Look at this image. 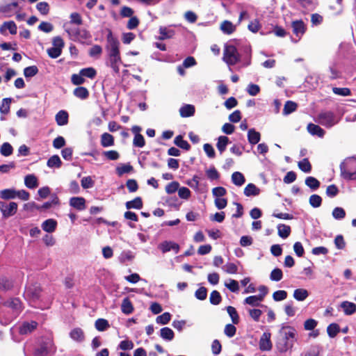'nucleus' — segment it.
<instances>
[{"instance_id": "nucleus-1", "label": "nucleus", "mask_w": 356, "mask_h": 356, "mask_svg": "<svg viewBox=\"0 0 356 356\" xmlns=\"http://www.w3.org/2000/svg\"><path fill=\"white\" fill-rule=\"evenodd\" d=\"M22 311V302L19 298H11L0 306V316L8 321L16 318Z\"/></svg>"}, {"instance_id": "nucleus-2", "label": "nucleus", "mask_w": 356, "mask_h": 356, "mask_svg": "<svg viewBox=\"0 0 356 356\" xmlns=\"http://www.w3.org/2000/svg\"><path fill=\"white\" fill-rule=\"evenodd\" d=\"M341 177L346 180L356 179V158L349 157L340 164Z\"/></svg>"}, {"instance_id": "nucleus-3", "label": "nucleus", "mask_w": 356, "mask_h": 356, "mask_svg": "<svg viewBox=\"0 0 356 356\" xmlns=\"http://www.w3.org/2000/svg\"><path fill=\"white\" fill-rule=\"evenodd\" d=\"M316 122L327 128H330L336 124L338 121L334 112L322 111L318 114Z\"/></svg>"}, {"instance_id": "nucleus-4", "label": "nucleus", "mask_w": 356, "mask_h": 356, "mask_svg": "<svg viewBox=\"0 0 356 356\" xmlns=\"http://www.w3.org/2000/svg\"><path fill=\"white\" fill-rule=\"evenodd\" d=\"M223 60L229 65H234L240 60V55L234 45H226L223 52Z\"/></svg>"}, {"instance_id": "nucleus-5", "label": "nucleus", "mask_w": 356, "mask_h": 356, "mask_svg": "<svg viewBox=\"0 0 356 356\" xmlns=\"http://www.w3.org/2000/svg\"><path fill=\"white\" fill-rule=\"evenodd\" d=\"M41 294V288L38 283H29L24 291V298L31 302L39 300Z\"/></svg>"}, {"instance_id": "nucleus-6", "label": "nucleus", "mask_w": 356, "mask_h": 356, "mask_svg": "<svg viewBox=\"0 0 356 356\" xmlns=\"http://www.w3.org/2000/svg\"><path fill=\"white\" fill-rule=\"evenodd\" d=\"M107 44L106 45V49L108 53L120 52V42L117 38L114 37L111 30H108V34L106 36Z\"/></svg>"}, {"instance_id": "nucleus-7", "label": "nucleus", "mask_w": 356, "mask_h": 356, "mask_svg": "<svg viewBox=\"0 0 356 356\" xmlns=\"http://www.w3.org/2000/svg\"><path fill=\"white\" fill-rule=\"evenodd\" d=\"M122 63L120 52L108 54L107 65L110 66L115 73H119L120 66Z\"/></svg>"}, {"instance_id": "nucleus-8", "label": "nucleus", "mask_w": 356, "mask_h": 356, "mask_svg": "<svg viewBox=\"0 0 356 356\" xmlns=\"http://www.w3.org/2000/svg\"><path fill=\"white\" fill-rule=\"evenodd\" d=\"M55 349L54 342L51 339H47L35 350L34 354L35 356H47L51 352L55 351Z\"/></svg>"}, {"instance_id": "nucleus-9", "label": "nucleus", "mask_w": 356, "mask_h": 356, "mask_svg": "<svg viewBox=\"0 0 356 356\" xmlns=\"http://www.w3.org/2000/svg\"><path fill=\"white\" fill-rule=\"evenodd\" d=\"M0 210L4 217L12 216L17 211V204L14 202H10L8 204L5 202H0Z\"/></svg>"}, {"instance_id": "nucleus-10", "label": "nucleus", "mask_w": 356, "mask_h": 356, "mask_svg": "<svg viewBox=\"0 0 356 356\" xmlns=\"http://www.w3.org/2000/svg\"><path fill=\"white\" fill-rule=\"evenodd\" d=\"M70 337L76 343H82L85 341L86 336L83 330L80 327L73 328L69 333Z\"/></svg>"}, {"instance_id": "nucleus-11", "label": "nucleus", "mask_w": 356, "mask_h": 356, "mask_svg": "<svg viewBox=\"0 0 356 356\" xmlns=\"http://www.w3.org/2000/svg\"><path fill=\"white\" fill-rule=\"evenodd\" d=\"M291 26L293 33L297 37H301L306 31V26L302 20H296L292 22Z\"/></svg>"}, {"instance_id": "nucleus-12", "label": "nucleus", "mask_w": 356, "mask_h": 356, "mask_svg": "<svg viewBox=\"0 0 356 356\" xmlns=\"http://www.w3.org/2000/svg\"><path fill=\"white\" fill-rule=\"evenodd\" d=\"M6 30H8L11 35L17 34V27L15 22L8 21L3 22L0 26V33L4 35H6Z\"/></svg>"}, {"instance_id": "nucleus-13", "label": "nucleus", "mask_w": 356, "mask_h": 356, "mask_svg": "<svg viewBox=\"0 0 356 356\" xmlns=\"http://www.w3.org/2000/svg\"><path fill=\"white\" fill-rule=\"evenodd\" d=\"M159 248L163 253H165L170 250H173L175 253H177L179 250V246L177 243L172 241H164L159 245Z\"/></svg>"}, {"instance_id": "nucleus-14", "label": "nucleus", "mask_w": 356, "mask_h": 356, "mask_svg": "<svg viewBox=\"0 0 356 356\" xmlns=\"http://www.w3.org/2000/svg\"><path fill=\"white\" fill-rule=\"evenodd\" d=\"M38 323L32 321L31 322H24L19 327V333L21 334H28L31 333L36 329Z\"/></svg>"}, {"instance_id": "nucleus-15", "label": "nucleus", "mask_w": 356, "mask_h": 356, "mask_svg": "<svg viewBox=\"0 0 356 356\" xmlns=\"http://www.w3.org/2000/svg\"><path fill=\"white\" fill-rule=\"evenodd\" d=\"M259 348L261 350H270L272 348L270 341V334L264 332L259 341Z\"/></svg>"}, {"instance_id": "nucleus-16", "label": "nucleus", "mask_w": 356, "mask_h": 356, "mask_svg": "<svg viewBox=\"0 0 356 356\" xmlns=\"http://www.w3.org/2000/svg\"><path fill=\"white\" fill-rule=\"evenodd\" d=\"M70 204L72 207L82 211L86 208V200L82 197H73L70 200Z\"/></svg>"}, {"instance_id": "nucleus-17", "label": "nucleus", "mask_w": 356, "mask_h": 356, "mask_svg": "<svg viewBox=\"0 0 356 356\" xmlns=\"http://www.w3.org/2000/svg\"><path fill=\"white\" fill-rule=\"evenodd\" d=\"M55 120L58 126H64L68 123L69 115L66 111H59L56 116Z\"/></svg>"}, {"instance_id": "nucleus-18", "label": "nucleus", "mask_w": 356, "mask_h": 356, "mask_svg": "<svg viewBox=\"0 0 356 356\" xmlns=\"http://www.w3.org/2000/svg\"><path fill=\"white\" fill-rule=\"evenodd\" d=\"M24 184L29 188H35L39 185L38 179L33 174L27 175L24 177Z\"/></svg>"}, {"instance_id": "nucleus-19", "label": "nucleus", "mask_w": 356, "mask_h": 356, "mask_svg": "<svg viewBox=\"0 0 356 356\" xmlns=\"http://www.w3.org/2000/svg\"><path fill=\"white\" fill-rule=\"evenodd\" d=\"M195 106L191 104H185L179 109V114L182 118L191 117L195 114Z\"/></svg>"}, {"instance_id": "nucleus-20", "label": "nucleus", "mask_w": 356, "mask_h": 356, "mask_svg": "<svg viewBox=\"0 0 356 356\" xmlns=\"http://www.w3.org/2000/svg\"><path fill=\"white\" fill-rule=\"evenodd\" d=\"M293 346V341H288L282 338L279 339L276 343L277 348L280 353L286 352L288 350L291 349Z\"/></svg>"}, {"instance_id": "nucleus-21", "label": "nucleus", "mask_w": 356, "mask_h": 356, "mask_svg": "<svg viewBox=\"0 0 356 356\" xmlns=\"http://www.w3.org/2000/svg\"><path fill=\"white\" fill-rule=\"evenodd\" d=\"M341 307L342 308L346 315H352L356 312V305L353 302L348 301H343L341 303Z\"/></svg>"}, {"instance_id": "nucleus-22", "label": "nucleus", "mask_w": 356, "mask_h": 356, "mask_svg": "<svg viewBox=\"0 0 356 356\" xmlns=\"http://www.w3.org/2000/svg\"><path fill=\"white\" fill-rule=\"evenodd\" d=\"M285 329L287 330V331L284 332L282 339L288 341H291L290 339H295L296 335V330L291 326H282L280 333L282 334L283 330Z\"/></svg>"}, {"instance_id": "nucleus-23", "label": "nucleus", "mask_w": 356, "mask_h": 356, "mask_svg": "<svg viewBox=\"0 0 356 356\" xmlns=\"http://www.w3.org/2000/svg\"><path fill=\"white\" fill-rule=\"evenodd\" d=\"M307 131L312 135L318 137H323L325 134V131L321 127L313 123H309L307 125Z\"/></svg>"}, {"instance_id": "nucleus-24", "label": "nucleus", "mask_w": 356, "mask_h": 356, "mask_svg": "<svg viewBox=\"0 0 356 356\" xmlns=\"http://www.w3.org/2000/svg\"><path fill=\"white\" fill-rule=\"evenodd\" d=\"M261 139V134L259 132L255 131L254 129H250L248 132V140L251 145L257 144Z\"/></svg>"}, {"instance_id": "nucleus-25", "label": "nucleus", "mask_w": 356, "mask_h": 356, "mask_svg": "<svg viewBox=\"0 0 356 356\" xmlns=\"http://www.w3.org/2000/svg\"><path fill=\"white\" fill-rule=\"evenodd\" d=\"M243 193L247 197L256 196L260 193V189L255 184L250 183L244 188Z\"/></svg>"}, {"instance_id": "nucleus-26", "label": "nucleus", "mask_w": 356, "mask_h": 356, "mask_svg": "<svg viewBox=\"0 0 356 356\" xmlns=\"http://www.w3.org/2000/svg\"><path fill=\"white\" fill-rule=\"evenodd\" d=\"M160 35L159 39L161 40L172 38L175 35V31L168 29L165 26H160L159 28Z\"/></svg>"}, {"instance_id": "nucleus-27", "label": "nucleus", "mask_w": 356, "mask_h": 356, "mask_svg": "<svg viewBox=\"0 0 356 356\" xmlns=\"http://www.w3.org/2000/svg\"><path fill=\"white\" fill-rule=\"evenodd\" d=\"M262 301V296H251L244 300V304L249 305L252 307H258L261 305Z\"/></svg>"}, {"instance_id": "nucleus-28", "label": "nucleus", "mask_w": 356, "mask_h": 356, "mask_svg": "<svg viewBox=\"0 0 356 356\" xmlns=\"http://www.w3.org/2000/svg\"><path fill=\"white\" fill-rule=\"evenodd\" d=\"M17 197V191L14 188H6L0 191V197L3 200H12Z\"/></svg>"}, {"instance_id": "nucleus-29", "label": "nucleus", "mask_w": 356, "mask_h": 356, "mask_svg": "<svg viewBox=\"0 0 356 356\" xmlns=\"http://www.w3.org/2000/svg\"><path fill=\"white\" fill-rule=\"evenodd\" d=\"M73 94L75 97L81 99H86L89 97L88 90L83 86L76 88L73 91Z\"/></svg>"}, {"instance_id": "nucleus-30", "label": "nucleus", "mask_w": 356, "mask_h": 356, "mask_svg": "<svg viewBox=\"0 0 356 356\" xmlns=\"http://www.w3.org/2000/svg\"><path fill=\"white\" fill-rule=\"evenodd\" d=\"M293 296L298 301H304L309 296V292L305 289H297L293 291Z\"/></svg>"}, {"instance_id": "nucleus-31", "label": "nucleus", "mask_w": 356, "mask_h": 356, "mask_svg": "<svg viewBox=\"0 0 356 356\" xmlns=\"http://www.w3.org/2000/svg\"><path fill=\"white\" fill-rule=\"evenodd\" d=\"M127 209H140L143 207V200L140 197H136L131 201H128L125 204Z\"/></svg>"}, {"instance_id": "nucleus-32", "label": "nucleus", "mask_w": 356, "mask_h": 356, "mask_svg": "<svg viewBox=\"0 0 356 356\" xmlns=\"http://www.w3.org/2000/svg\"><path fill=\"white\" fill-rule=\"evenodd\" d=\"M220 30L224 33L230 35L235 31L236 27L231 22L225 20L220 25Z\"/></svg>"}, {"instance_id": "nucleus-33", "label": "nucleus", "mask_w": 356, "mask_h": 356, "mask_svg": "<svg viewBox=\"0 0 356 356\" xmlns=\"http://www.w3.org/2000/svg\"><path fill=\"white\" fill-rule=\"evenodd\" d=\"M101 145L104 147L113 146L114 145L113 136L108 133H104L101 136Z\"/></svg>"}, {"instance_id": "nucleus-34", "label": "nucleus", "mask_w": 356, "mask_h": 356, "mask_svg": "<svg viewBox=\"0 0 356 356\" xmlns=\"http://www.w3.org/2000/svg\"><path fill=\"white\" fill-rule=\"evenodd\" d=\"M229 143V139L228 137L225 136H220L218 137L216 147L221 154L226 149V147Z\"/></svg>"}, {"instance_id": "nucleus-35", "label": "nucleus", "mask_w": 356, "mask_h": 356, "mask_svg": "<svg viewBox=\"0 0 356 356\" xmlns=\"http://www.w3.org/2000/svg\"><path fill=\"white\" fill-rule=\"evenodd\" d=\"M232 181L236 186H241L245 183V179L241 172H234L232 175Z\"/></svg>"}, {"instance_id": "nucleus-36", "label": "nucleus", "mask_w": 356, "mask_h": 356, "mask_svg": "<svg viewBox=\"0 0 356 356\" xmlns=\"http://www.w3.org/2000/svg\"><path fill=\"white\" fill-rule=\"evenodd\" d=\"M174 143L179 147L185 150H189L191 148L190 144L186 140H184L183 136L181 135L175 138Z\"/></svg>"}, {"instance_id": "nucleus-37", "label": "nucleus", "mask_w": 356, "mask_h": 356, "mask_svg": "<svg viewBox=\"0 0 356 356\" xmlns=\"http://www.w3.org/2000/svg\"><path fill=\"white\" fill-rule=\"evenodd\" d=\"M13 99L10 97L4 98L0 106V112L1 114L7 115L10 112V104Z\"/></svg>"}, {"instance_id": "nucleus-38", "label": "nucleus", "mask_w": 356, "mask_h": 356, "mask_svg": "<svg viewBox=\"0 0 356 356\" xmlns=\"http://www.w3.org/2000/svg\"><path fill=\"white\" fill-rule=\"evenodd\" d=\"M122 312L125 314H130L134 311V307L131 302L128 298H124L122 300L121 305Z\"/></svg>"}, {"instance_id": "nucleus-39", "label": "nucleus", "mask_w": 356, "mask_h": 356, "mask_svg": "<svg viewBox=\"0 0 356 356\" xmlns=\"http://www.w3.org/2000/svg\"><path fill=\"white\" fill-rule=\"evenodd\" d=\"M297 108L298 104L296 102L289 100L286 102L284 106L283 113L284 115H289L296 111Z\"/></svg>"}, {"instance_id": "nucleus-40", "label": "nucleus", "mask_w": 356, "mask_h": 356, "mask_svg": "<svg viewBox=\"0 0 356 356\" xmlns=\"http://www.w3.org/2000/svg\"><path fill=\"white\" fill-rule=\"evenodd\" d=\"M298 166L300 170L307 173L310 172L312 169V165L307 158H305L302 161H299Z\"/></svg>"}, {"instance_id": "nucleus-41", "label": "nucleus", "mask_w": 356, "mask_h": 356, "mask_svg": "<svg viewBox=\"0 0 356 356\" xmlns=\"http://www.w3.org/2000/svg\"><path fill=\"white\" fill-rule=\"evenodd\" d=\"M278 235L282 238H287L291 233V227L285 224H280L277 227Z\"/></svg>"}, {"instance_id": "nucleus-42", "label": "nucleus", "mask_w": 356, "mask_h": 356, "mask_svg": "<svg viewBox=\"0 0 356 356\" xmlns=\"http://www.w3.org/2000/svg\"><path fill=\"white\" fill-rule=\"evenodd\" d=\"M305 184L312 190L315 191L320 186V181L314 177H307L305 179Z\"/></svg>"}, {"instance_id": "nucleus-43", "label": "nucleus", "mask_w": 356, "mask_h": 356, "mask_svg": "<svg viewBox=\"0 0 356 356\" xmlns=\"http://www.w3.org/2000/svg\"><path fill=\"white\" fill-rule=\"evenodd\" d=\"M13 152V148L12 145L8 143H3L0 147V153L3 156H9Z\"/></svg>"}, {"instance_id": "nucleus-44", "label": "nucleus", "mask_w": 356, "mask_h": 356, "mask_svg": "<svg viewBox=\"0 0 356 356\" xmlns=\"http://www.w3.org/2000/svg\"><path fill=\"white\" fill-rule=\"evenodd\" d=\"M226 310L229 315L233 324H238L239 323V316L234 307L228 306L226 307Z\"/></svg>"}, {"instance_id": "nucleus-45", "label": "nucleus", "mask_w": 356, "mask_h": 356, "mask_svg": "<svg viewBox=\"0 0 356 356\" xmlns=\"http://www.w3.org/2000/svg\"><path fill=\"white\" fill-rule=\"evenodd\" d=\"M80 72L83 77H87L91 79H94L97 75L96 70L92 67L83 68L80 70Z\"/></svg>"}, {"instance_id": "nucleus-46", "label": "nucleus", "mask_w": 356, "mask_h": 356, "mask_svg": "<svg viewBox=\"0 0 356 356\" xmlns=\"http://www.w3.org/2000/svg\"><path fill=\"white\" fill-rule=\"evenodd\" d=\"M47 165L49 168H60L62 165V162L58 155H53L48 159Z\"/></svg>"}, {"instance_id": "nucleus-47", "label": "nucleus", "mask_w": 356, "mask_h": 356, "mask_svg": "<svg viewBox=\"0 0 356 356\" xmlns=\"http://www.w3.org/2000/svg\"><path fill=\"white\" fill-rule=\"evenodd\" d=\"M161 337L165 339V340H168V341H171L174 338V332L172 331V329L169 328V327H163L162 329H161Z\"/></svg>"}, {"instance_id": "nucleus-48", "label": "nucleus", "mask_w": 356, "mask_h": 356, "mask_svg": "<svg viewBox=\"0 0 356 356\" xmlns=\"http://www.w3.org/2000/svg\"><path fill=\"white\" fill-rule=\"evenodd\" d=\"M36 8L42 15H48L50 10L49 5L45 1L38 3L36 5Z\"/></svg>"}, {"instance_id": "nucleus-49", "label": "nucleus", "mask_w": 356, "mask_h": 356, "mask_svg": "<svg viewBox=\"0 0 356 356\" xmlns=\"http://www.w3.org/2000/svg\"><path fill=\"white\" fill-rule=\"evenodd\" d=\"M225 286L232 292L237 293L239 291L238 282L234 280L229 279L225 282Z\"/></svg>"}, {"instance_id": "nucleus-50", "label": "nucleus", "mask_w": 356, "mask_h": 356, "mask_svg": "<svg viewBox=\"0 0 356 356\" xmlns=\"http://www.w3.org/2000/svg\"><path fill=\"white\" fill-rule=\"evenodd\" d=\"M95 328L100 332L106 330L108 327L109 324L107 320L104 318H99L95 321Z\"/></svg>"}, {"instance_id": "nucleus-51", "label": "nucleus", "mask_w": 356, "mask_h": 356, "mask_svg": "<svg viewBox=\"0 0 356 356\" xmlns=\"http://www.w3.org/2000/svg\"><path fill=\"white\" fill-rule=\"evenodd\" d=\"M38 68L36 65H32L25 67L24 70V75L26 78H31L38 73Z\"/></svg>"}, {"instance_id": "nucleus-52", "label": "nucleus", "mask_w": 356, "mask_h": 356, "mask_svg": "<svg viewBox=\"0 0 356 356\" xmlns=\"http://www.w3.org/2000/svg\"><path fill=\"white\" fill-rule=\"evenodd\" d=\"M327 332L330 337L334 338L339 332V326L337 323H331L327 327Z\"/></svg>"}, {"instance_id": "nucleus-53", "label": "nucleus", "mask_w": 356, "mask_h": 356, "mask_svg": "<svg viewBox=\"0 0 356 356\" xmlns=\"http://www.w3.org/2000/svg\"><path fill=\"white\" fill-rule=\"evenodd\" d=\"M86 81L83 75L79 72V74H73L71 76V82L74 86H81Z\"/></svg>"}, {"instance_id": "nucleus-54", "label": "nucleus", "mask_w": 356, "mask_h": 356, "mask_svg": "<svg viewBox=\"0 0 356 356\" xmlns=\"http://www.w3.org/2000/svg\"><path fill=\"white\" fill-rule=\"evenodd\" d=\"M309 204L314 208L319 207L322 203V198L320 195L314 194L309 197Z\"/></svg>"}, {"instance_id": "nucleus-55", "label": "nucleus", "mask_w": 356, "mask_h": 356, "mask_svg": "<svg viewBox=\"0 0 356 356\" xmlns=\"http://www.w3.org/2000/svg\"><path fill=\"white\" fill-rule=\"evenodd\" d=\"M222 298L218 291H213L209 297V301L212 305H217L221 302Z\"/></svg>"}, {"instance_id": "nucleus-56", "label": "nucleus", "mask_w": 356, "mask_h": 356, "mask_svg": "<svg viewBox=\"0 0 356 356\" xmlns=\"http://www.w3.org/2000/svg\"><path fill=\"white\" fill-rule=\"evenodd\" d=\"M133 166L130 164H123L122 166L117 167L116 172L119 176L125 173H129L133 171Z\"/></svg>"}, {"instance_id": "nucleus-57", "label": "nucleus", "mask_w": 356, "mask_h": 356, "mask_svg": "<svg viewBox=\"0 0 356 356\" xmlns=\"http://www.w3.org/2000/svg\"><path fill=\"white\" fill-rule=\"evenodd\" d=\"M332 92L339 96H349L351 94V91L348 88H332Z\"/></svg>"}, {"instance_id": "nucleus-58", "label": "nucleus", "mask_w": 356, "mask_h": 356, "mask_svg": "<svg viewBox=\"0 0 356 356\" xmlns=\"http://www.w3.org/2000/svg\"><path fill=\"white\" fill-rule=\"evenodd\" d=\"M171 315L168 312H165L163 314L157 316L156 321L159 324L165 325L170 321Z\"/></svg>"}, {"instance_id": "nucleus-59", "label": "nucleus", "mask_w": 356, "mask_h": 356, "mask_svg": "<svg viewBox=\"0 0 356 356\" xmlns=\"http://www.w3.org/2000/svg\"><path fill=\"white\" fill-rule=\"evenodd\" d=\"M133 145L137 147H143L145 145V140L142 134H136L133 140Z\"/></svg>"}, {"instance_id": "nucleus-60", "label": "nucleus", "mask_w": 356, "mask_h": 356, "mask_svg": "<svg viewBox=\"0 0 356 356\" xmlns=\"http://www.w3.org/2000/svg\"><path fill=\"white\" fill-rule=\"evenodd\" d=\"M207 177L211 180H217L220 178V173L215 167H211L206 172Z\"/></svg>"}, {"instance_id": "nucleus-61", "label": "nucleus", "mask_w": 356, "mask_h": 356, "mask_svg": "<svg viewBox=\"0 0 356 356\" xmlns=\"http://www.w3.org/2000/svg\"><path fill=\"white\" fill-rule=\"evenodd\" d=\"M332 216L336 220H341L346 216V211L341 207H336L332 211Z\"/></svg>"}, {"instance_id": "nucleus-62", "label": "nucleus", "mask_w": 356, "mask_h": 356, "mask_svg": "<svg viewBox=\"0 0 356 356\" xmlns=\"http://www.w3.org/2000/svg\"><path fill=\"white\" fill-rule=\"evenodd\" d=\"M222 270L227 273L235 274L238 271V267L234 263H227L222 266Z\"/></svg>"}, {"instance_id": "nucleus-63", "label": "nucleus", "mask_w": 356, "mask_h": 356, "mask_svg": "<svg viewBox=\"0 0 356 356\" xmlns=\"http://www.w3.org/2000/svg\"><path fill=\"white\" fill-rule=\"evenodd\" d=\"M282 271L280 268H275L272 270L270 275V278L272 281L278 282L282 279Z\"/></svg>"}, {"instance_id": "nucleus-64", "label": "nucleus", "mask_w": 356, "mask_h": 356, "mask_svg": "<svg viewBox=\"0 0 356 356\" xmlns=\"http://www.w3.org/2000/svg\"><path fill=\"white\" fill-rule=\"evenodd\" d=\"M134 258V254L132 252L127 250L121 253L119 259L120 262L124 263L128 261H131Z\"/></svg>"}]
</instances>
